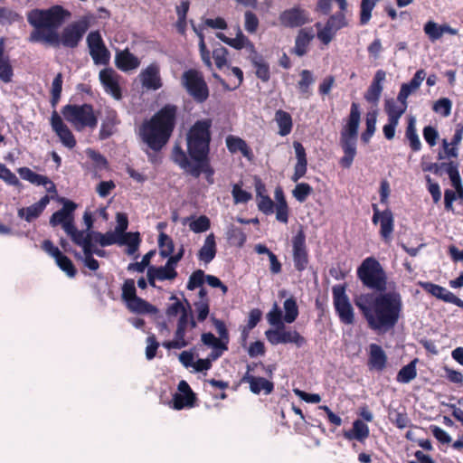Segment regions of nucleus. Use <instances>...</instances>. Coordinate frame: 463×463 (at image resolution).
Wrapping results in <instances>:
<instances>
[{
  "mask_svg": "<svg viewBox=\"0 0 463 463\" xmlns=\"http://www.w3.org/2000/svg\"><path fill=\"white\" fill-rule=\"evenodd\" d=\"M297 157V163L294 166V173L291 176V180L294 183H298L299 179L305 176L307 171V159L305 147L299 142H294L293 144Z\"/></svg>",
  "mask_w": 463,
  "mask_h": 463,
  "instance_id": "5701e85b",
  "label": "nucleus"
},
{
  "mask_svg": "<svg viewBox=\"0 0 463 463\" xmlns=\"http://www.w3.org/2000/svg\"><path fill=\"white\" fill-rule=\"evenodd\" d=\"M386 72L383 70H378L373 79V81L366 92L364 99L370 103H377L383 91V82L385 80Z\"/></svg>",
  "mask_w": 463,
  "mask_h": 463,
  "instance_id": "a878e982",
  "label": "nucleus"
},
{
  "mask_svg": "<svg viewBox=\"0 0 463 463\" xmlns=\"http://www.w3.org/2000/svg\"><path fill=\"white\" fill-rule=\"evenodd\" d=\"M172 158L176 165L192 176L198 178L201 174H204L206 181L210 184L214 183V169L211 165L209 156L202 161H194L195 164H192L183 148L179 146H175L172 152Z\"/></svg>",
  "mask_w": 463,
  "mask_h": 463,
  "instance_id": "0eeeda50",
  "label": "nucleus"
},
{
  "mask_svg": "<svg viewBox=\"0 0 463 463\" xmlns=\"http://www.w3.org/2000/svg\"><path fill=\"white\" fill-rule=\"evenodd\" d=\"M275 120L279 126V134L282 137L290 134L293 127L291 115L282 109H279L275 113Z\"/></svg>",
  "mask_w": 463,
  "mask_h": 463,
  "instance_id": "ea45409f",
  "label": "nucleus"
},
{
  "mask_svg": "<svg viewBox=\"0 0 463 463\" xmlns=\"http://www.w3.org/2000/svg\"><path fill=\"white\" fill-rule=\"evenodd\" d=\"M232 194L233 197L234 203H246L251 200L252 195L250 193L241 189L240 184H234L232 185Z\"/></svg>",
  "mask_w": 463,
  "mask_h": 463,
  "instance_id": "338daca9",
  "label": "nucleus"
},
{
  "mask_svg": "<svg viewBox=\"0 0 463 463\" xmlns=\"http://www.w3.org/2000/svg\"><path fill=\"white\" fill-rule=\"evenodd\" d=\"M51 125L52 130L59 137L61 142L66 147L71 149L76 146V139L71 129L64 124L62 118L57 113V111H53L51 118Z\"/></svg>",
  "mask_w": 463,
  "mask_h": 463,
  "instance_id": "a211bd4d",
  "label": "nucleus"
},
{
  "mask_svg": "<svg viewBox=\"0 0 463 463\" xmlns=\"http://www.w3.org/2000/svg\"><path fill=\"white\" fill-rule=\"evenodd\" d=\"M180 82L196 103L202 104L208 99L210 90L202 71L196 69H188L183 72Z\"/></svg>",
  "mask_w": 463,
  "mask_h": 463,
  "instance_id": "1a4fd4ad",
  "label": "nucleus"
},
{
  "mask_svg": "<svg viewBox=\"0 0 463 463\" xmlns=\"http://www.w3.org/2000/svg\"><path fill=\"white\" fill-rule=\"evenodd\" d=\"M388 357L381 345H369L367 366L371 371L383 372L387 366Z\"/></svg>",
  "mask_w": 463,
  "mask_h": 463,
  "instance_id": "aec40b11",
  "label": "nucleus"
},
{
  "mask_svg": "<svg viewBox=\"0 0 463 463\" xmlns=\"http://www.w3.org/2000/svg\"><path fill=\"white\" fill-rule=\"evenodd\" d=\"M217 245L215 236L210 233L206 236L204 242L201 249L198 250L197 258L204 264H209L216 256Z\"/></svg>",
  "mask_w": 463,
  "mask_h": 463,
  "instance_id": "c85d7f7f",
  "label": "nucleus"
},
{
  "mask_svg": "<svg viewBox=\"0 0 463 463\" xmlns=\"http://www.w3.org/2000/svg\"><path fill=\"white\" fill-rule=\"evenodd\" d=\"M127 307L133 313L143 315V314H155L157 312V308L146 300L136 297L131 301L126 304Z\"/></svg>",
  "mask_w": 463,
  "mask_h": 463,
  "instance_id": "4c0bfd02",
  "label": "nucleus"
},
{
  "mask_svg": "<svg viewBox=\"0 0 463 463\" xmlns=\"http://www.w3.org/2000/svg\"><path fill=\"white\" fill-rule=\"evenodd\" d=\"M205 277L206 275L202 269L194 271L189 277L186 288L188 290H194L195 288L202 287L205 281Z\"/></svg>",
  "mask_w": 463,
  "mask_h": 463,
  "instance_id": "774afa93",
  "label": "nucleus"
},
{
  "mask_svg": "<svg viewBox=\"0 0 463 463\" xmlns=\"http://www.w3.org/2000/svg\"><path fill=\"white\" fill-rule=\"evenodd\" d=\"M356 273L364 287L378 292L386 291L387 275L381 263L375 258H365L357 268Z\"/></svg>",
  "mask_w": 463,
  "mask_h": 463,
  "instance_id": "423d86ee",
  "label": "nucleus"
},
{
  "mask_svg": "<svg viewBox=\"0 0 463 463\" xmlns=\"http://www.w3.org/2000/svg\"><path fill=\"white\" fill-rule=\"evenodd\" d=\"M292 259L296 270L302 272L307 269L309 264V254L306 233L302 228L292 238Z\"/></svg>",
  "mask_w": 463,
  "mask_h": 463,
  "instance_id": "9b49d317",
  "label": "nucleus"
},
{
  "mask_svg": "<svg viewBox=\"0 0 463 463\" xmlns=\"http://www.w3.org/2000/svg\"><path fill=\"white\" fill-rule=\"evenodd\" d=\"M407 106L397 105L393 99H387L384 101V110L388 116V119L398 120L405 113Z\"/></svg>",
  "mask_w": 463,
  "mask_h": 463,
  "instance_id": "c03bdc74",
  "label": "nucleus"
},
{
  "mask_svg": "<svg viewBox=\"0 0 463 463\" xmlns=\"http://www.w3.org/2000/svg\"><path fill=\"white\" fill-rule=\"evenodd\" d=\"M120 78L121 76L112 68L102 69L99 73V79L104 90L117 100L122 99Z\"/></svg>",
  "mask_w": 463,
  "mask_h": 463,
  "instance_id": "4468645a",
  "label": "nucleus"
},
{
  "mask_svg": "<svg viewBox=\"0 0 463 463\" xmlns=\"http://www.w3.org/2000/svg\"><path fill=\"white\" fill-rule=\"evenodd\" d=\"M420 285L426 292L431 294L437 298L441 299L447 303L454 304L457 307L463 308V300L455 296L447 288L432 282H420Z\"/></svg>",
  "mask_w": 463,
  "mask_h": 463,
  "instance_id": "6ab92c4d",
  "label": "nucleus"
},
{
  "mask_svg": "<svg viewBox=\"0 0 463 463\" xmlns=\"http://www.w3.org/2000/svg\"><path fill=\"white\" fill-rule=\"evenodd\" d=\"M212 118L196 120L186 134L187 153L194 161H202L210 154Z\"/></svg>",
  "mask_w": 463,
  "mask_h": 463,
  "instance_id": "20e7f679",
  "label": "nucleus"
},
{
  "mask_svg": "<svg viewBox=\"0 0 463 463\" xmlns=\"http://www.w3.org/2000/svg\"><path fill=\"white\" fill-rule=\"evenodd\" d=\"M389 417L398 429H405L411 425V419L405 411H399L394 410L389 412Z\"/></svg>",
  "mask_w": 463,
  "mask_h": 463,
  "instance_id": "6e6d98bb",
  "label": "nucleus"
},
{
  "mask_svg": "<svg viewBox=\"0 0 463 463\" xmlns=\"http://www.w3.org/2000/svg\"><path fill=\"white\" fill-rule=\"evenodd\" d=\"M141 239L139 232H126L119 234L118 244L128 246L127 253L128 255H132L137 251Z\"/></svg>",
  "mask_w": 463,
  "mask_h": 463,
  "instance_id": "58836bf2",
  "label": "nucleus"
},
{
  "mask_svg": "<svg viewBox=\"0 0 463 463\" xmlns=\"http://www.w3.org/2000/svg\"><path fill=\"white\" fill-rule=\"evenodd\" d=\"M85 152L88 157L92 161L95 170L101 171L108 169L109 162L102 154L92 148H87Z\"/></svg>",
  "mask_w": 463,
  "mask_h": 463,
  "instance_id": "603ef678",
  "label": "nucleus"
},
{
  "mask_svg": "<svg viewBox=\"0 0 463 463\" xmlns=\"http://www.w3.org/2000/svg\"><path fill=\"white\" fill-rule=\"evenodd\" d=\"M186 328L176 326L175 332V339L172 341H165L162 345L166 349H181L188 345V342L184 339Z\"/></svg>",
  "mask_w": 463,
  "mask_h": 463,
  "instance_id": "37998d69",
  "label": "nucleus"
},
{
  "mask_svg": "<svg viewBox=\"0 0 463 463\" xmlns=\"http://www.w3.org/2000/svg\"><path fill=\"white\" fill-rule=\"evenodd\" d=\"M139 77L142 86L146 90H156L163 85L159 66L156 63L148 65L140 72Z\"/></svg>",
  "mask_w": 463,
  "mask_h": 463,
  "instance_id": "412c9836",
  "label": "nucleus"
},
{
  "mask_svg": "<svg viewBox=\"0 0 463 463\" xmlns=\"http://www.w3.org/2000/svg\"><path fill=\"white\" fill-rule=\"evenodd\" d=\"M243 383H249L250 390L254 394H260L261 392L264 394H270L274 391V383L263 377L255 376L251 373H245L241 379Z\"/></svg>",
  "mask_w": 463,
  "mask_h": 463,
  "instance_id": "4be33fe9",
  "label": "nucleus"
},
{
  "mask_svg": "<svg viewBox=\"0 0 463 463\" xmlns=\"http://www.w3.org/2000/svg\"><path fill=\"white\" fill-rule=\"evenodd\" d=\"M66 234L71 238L72 242L82 248L83 251L85 249L90 248L91 241H94L93 232L88 231H79L75 224L72 225L68 224L66 226Z\"/></svg>",
  "mask_w": 463,
  "mask_h": 463,
  "instance_id": "393cba45",
  "label": "nucleus"
},
{
  "mask_svg": "<svg viewBox=\"0 0 463 463\" xmlns=\"http://www.w3.org/2000/svg\"><path fill=\"white\" fill-rule=\"evenodd\" d=\"M315 82V78L312 71L309 70H303L300 72V80L298 82V89L299 92L306 98H308L311 94L310 86Z\"/></svg>",
  "mask_w": 463,
  "mask_h": 463,
  "instance_id": "49530a36",
  "label": "nucleus"
},
{
  "mask_svg": "<svg viewBox=\"0 0 463 463\" xmlns=\"http://www.w3.org/2000/svg\"><path fill=\"white\" fill-rule=\"evenodd\" d=\"M312 193L313 188L307 183H298L292 191L294 198L299 203L306 202Z\"/></svg>",
  "mask_w": 463,
  "mask_h": 463,
  "instance_id": "4d7b16f0",
  "label": "nucleus"
},
{
  "mask_svg": "<svg viewBox=\"0 0 463 463\" xmlns=\"http://www.w3.org/2000/svg\"><path fill=\"white\" fill-rule=\"evenodd\" d=\"M178 108L165 104L139 128L142 141L155 152L160 151L169 141L175 128Z\"/></svg>",
  "mask_w": 463,
  "mask_h": 463,
  "instance_id": "7ed1b4c3",
  "label": "nucleus"
},
{
  "mask_svg": "<svg viewBox=\"0 0 463 463\" xmlns=\"http://www.w3.org/2000/svg\"><path fill=\"white\" fill-rule=\"evenodd\" d=\"M370 435V430L366 423L362 420H355L353 422V427L349 430L344 431L345 439L348 440L356 439L364 443Z\"/></svg>",
  "mask_w": 463,
  "mask_h": 463,
  "instance_id": "2f4dec72",
  "label": "nucleus"
},
{
  "mask_svg": "<svg viewBox=\"0 0 463 463\" xmlns=\"http://www.w3.org/2000/svg\"><path fill=\"white\" fill-rule=\"evenodd\" d=\"M285 315L284 321L288 324L293 323L298 317V307L293 297L287 298L283 304Z\"/></svg>",
  "mask_w": 463,
  "mask_h": 463,
  "instance_id": "de8ad7c7",
  "label": "nucleus"
},
{
  "mask_svg": "<svg viewBox=\"0 0 463 463\" xmlns=\"http://www.w3.org/2000/svg\"><path fill=\"white\" fill-rule=\"evenodd\" d=\"M5 39L0 38V80L5 83L12 81L14 69L8 55H5Z\"/></svg>",
  "mask_w": 463,
  "mask_h": 463,
  "instance_id": "72a5a7b5",
  "label": "nucleus"
},
{
  "mask_svg": "<svg viewBox=\"0 0 463 463\" xmlns=\"http://www.w3.org/2000/svg\"><path fill=\"white\" fill-rule=\"evenodd\" d=\"M339 7V12H336L334 14H331L326 24L331 26V29L335 31H339L342 28L348 26V21L345 17V12L347 9V1L346 0H334Z\"/></svg>",
  "mask_w": 463,
  "mask_h": 463,
  "instance_id": "c756f323",
  "label": "nucleus"
},
{
  "mask_svg": "<svg viewBox=\"0 0 463 463\" xmlns=\"http://www.w3.org/2000/svg\"><path fill=\"white\" fill-rule=\"evenodd\" d=\"M63 205L61 209L53 213L50 218V224L52 227L61 225L64 232H66V226L68 224L72 225L74 223V211L77 208V204L68 199H61Z\"/></svg>",
  "mask_w": 463,
  "mask_h": 463,
  "instance_id": "f3484780",
  "label": "nucleus"
},
{
  "mask_svg": "<svg viewBox=\"0 0 463 463\" xmlns=\"http://www.w3.org/2000/svg\"><path fill=\"white\" fill-rule=\"evenodd\" d=\"M158 247L159 253L163 258L170 256L175 250L173 239L165 232H161L158 236Z\"/></svg>",
  "mask_w": 463,
  "mask_h": 463,
  "instance_id": "8fccbe9b",
  "label": "nucleus"
},
{
  "mask_svg": "<svg viewBox=\"0 0 463 463\" xmlns=\"http://www.w3.org/2000/svg\"><path fill=\"white\" fill-rule=\"evenodd\" d=\"M202 342L208 346L213 348V351L211 353L210 356L212 359L215 360L220 357L223 351L228 349L226 343L217 338L213 333H203L202 335Z\"/></svg>",
  "mask_w": 463,
  "mask_h": 463,
  "instance_id": "f704fd0d",
  "label": "nucleus"
},
{
  "mask_svg": "<svg viewBox=\"0 0 463 463\" xmlns=\"http://www.w3.org/2000/svg\"><path fill=\"white\" fill-rule=\"evenodd\" d=\"M279 20L284 27L297 28L309 23V14L300 6H294L281 12Z\"/></svg>",
  "mask_w": 463,
  "mask_h": 463,
  "instance_id": "2eb2a0df",
  "label": "nucleus"
},
{
  "mask_svg": "<svg viewBox=\"0 0 463 463\" xmlns=\"http://www.w3.org/2000/svg\"><path fill=\"white\" fill-rule=\"evenodd\" d=\"M458 201L463 205V186L455 190L446 189L444 191V209L448 213L457 215L454 202Z\"/></svg>",
  "mask_w": 463,
  "mask_h": 463,
  "instance_id": "e433bc0d",
  "label": "nucleus"
},
{
  "mask_svg": "<svg viewBox=\"0 0 463 463\" xmlns=\"http://www.w3.org/2000/svg\"><path fill=\"white\" fill-rule=\"evenodd\" d=\"M122 299L127 303L131 301L137 296L135 280L133 279H127L122 285Z\"/></svg>",
  "mask_w": 463,
  "mask_h": 463,
  "instance_id": "69168bd1",
  "label": "nucleus"
},
{
  "mask_svg": "<svg viewBox=\"0 0 463 463\" xmlns=\"http://www.w3.org/2000/svg\"><path fill=\"white\" fill-rule=\"evenodd\" d=\"M267 319L269 325L273 326H285L284 324V317L282 316V311L279 307L277 303H274L271 310L267 314Z\"/></svg>",
  "mask_w": 463,
  "mask_h": 463,
  "instance_id": "0e129e2a",
  "label": "nucleus"
},
{
  "mask_svg": "<svg viewBox=\"0 0 463 463\" xmlns=\"http://www.w3.org/2000/svg\"><path fill=\"white\" fill-rule=\"evenodd\" d=\"M373 215L372 222L373 224L380 223V236L387 243L392 241V235L394 230V217L391 209L387 208L380 211L376 203L372 204Z\"/></svg>",
  "mask_w": 463,
  "mask_h": 463,
  "instance_id": "ddd939ff",
  "label": "nucleus"
},
{
  "mask_svg": "<svg viewBox=\"0 0 463 463\" xmlns=\"http://www.w3.org/2000/svg\"><path fill=\"white\" fill-rule=\"evenodd\" d=\"M452 102L449 98H440L436 100L432 106L434 112L440 114L442 117H449L451 113Z\"/></svg>",
  "mask_w": 463,
  "mask_h": 463,
  "instance_id": "052dcab7",
  "label": "nucleus"
},
{
  "mask_svg": "<svg viewBox=\"0 0 463 463\" xmlns=\"http://www.w3.org/2000/svg\"><path fill=\"white\" fill-rule=\"evenodd\" d=\"M361 119L359 104L353 102L346 124L340 132V146L344 156L340 158L339 164L343 168H350L356 156V140Z\"/></svg>",
  "mask_w": 463,
  "mask_h": 463,
  "instance_id": "39448f33",
  "label": "nucleus"
},
{
  "mask_svg": "<svg viewBox=\"0 0 463 463\" xmlns=\"http://www.w3.org/2000/svg\"><path fill=\"white\" fill-rule=\"evenodd\" d=\"M23 16L17 12L7 8L0 6V24H12L16 22H22Z\"/></svg>",
  "mask_w": 463,
  "mask_h": 463,
  "instance_id": "5fc2aeb1",
  "label": "nucleus"
},
{
  "mask_svg": "<svg viewBox=\"0 0 463 463\" xmlns=\"http://www.w3.org/2000/svg\"><path fill=\"white\" fill-rule=\"evenodd\" d=\"M154 272L156 273V277L158 280H173L175 279L178 273L175 268H170L167 265L161 267H154Z\"/></svg>",
  "mask_w": 463,
  "mask_h": 463,
  "instance_id": "680f3d73",
  "label": "nucleus"
},
{
  "mask_svg": "<svg viewBox=\"0 0 463 463\" xmlns=\"http://www.w3.org/2000/svg\"><path fill=\"white\" fill-rule=\"evenodd\" d=\"M115 65L121 71H129L138 68L140 61L127 48L116 52Z\"/></svg>",
  "mask_w": 463,
  "mask_h": 463,
  "instance_id": "b1692460",
  "label": "nucleus"
},
{
  "mask_svg": "<svg viewBox=\"0 0 463 463\" xmlns=\"http://www.w3.org/2000/svg\"><path fill=\"white\" fill-rule=\"evenodd\" d=\"M87 44L93 62L96 65H108L110 61V52L99 31H92L87 36Z\"/></svg>",
  "mask_w": 463,
  "mask_h": 463,
  "instance_id": "f8f14e48",
  "label": "nucleus"
},
{
  "mask_svg": "<svg viewBox=\"0 0 463 463\" xmlns=\"http://www.w3.org/2000/svg\"><path fill=\"white\" fill-rule=\"evenodd\" d=\"M333 302L339 320L345 325H353L355 321L354 311L345 293V285H336L332 288Z\"/></svg>",
  "mask_w": 463,
  "mask_h": 463,
  "instance_id": "9d476101",
  "label": "nucleus"
},
{
  "mask_svg": "<svg viewBox=\"0 0 463 463\" xmlns=\"http://www.w3.org/2000/svg\"><path fill=\"white\" fill-rule=\"evenodd\" d=\"M57 266L66 273L70 278H74L77 274V269L70 258L61 253L55 259Z\"/></svg>",
  "mask_w": 463,
  "mask_h": 463,
  "instance_id": "864d4df0",
  "label": "nucleus"
},
{
  "mask_svg": "<svg viewBox=\"0 0 463 463\" xmlns=\"http://www.w3.org/2000/svg\"><path fill=\"white\" fill-rule=\"evenodd\" d=\"M405 137L409 142V146L413 152H418L421 149V142L420 140L417 129L415 127V118L411 117L405 130Z\"/></svg>",
  "mask_w": 463,
  "mask_h": 463,
  "instance_id": "a19ab883",
  "label": "nucleus"
},
{
  "mask_svg": "<svg viewBox=\"0 0 463 463\" xmlns=\"http://www.w3.org/2000/svg\"><path fill=\"white\" fill-rule=\"evenodd\" d=\"M283 344H295L297 346L301 347L306 344V339L296 330L283 329Z\"/></svg>",
  "mask_w": 463,
  "mask_h": 463,
  "instance_id": "e2e57ef3",
  "label": "nucleus"
},
{
  "mask_svg": "<svg viewBox=\"0 0 463 463\" xmlns=\"http://www.w3.org/2000/svg\"><path fill=\"white\" fill-rule=\"evenodd\" d=\"M216 36L222 42L236 50H241L247 43H250L249 39L241 33V31H239L235 38H230L223 33H217Z\"/></svg>",
  "mask_w": 463,
  "mask_h": 463,
  "instance_id": "a18cd8bd",
  "label": "nucleus"
},
{
  "mask_svg": "<svg viewBox=\"0 0 463 463\" xmlns=\"http://www.w3.org/2000/svg\"><path fill=\"white\" fill-rule=\"evenodd\" d=\"M370 329L384 334L392 330L398 324L403 303L397 291L363 294L354 299Z\"/></svg>",
  "mask_w": 463,
  "mask_h": 463,
  "instance_id": "f03ea898",
  "label": "nucleus"
},
{
  "mask_svg": "<svg viewBox=\"0 0 463 463\" xmlns=\"http://www.w3.org/2000/svg\"><path fill=\"white\" fill-rule=\"evenodd\" d=\"M423 30L432 43L440 39L443 33H445L452 35H455L457 33L456 29H453L447 24L439 25L437 23L433 21L427 22L424 24Z\"/></svg>",
  "mask_w": 463,
  "mask_h": 463,
  "instance_id": "473e14b6",
  "label": "nucleus"
},
{
  "mask_svg": "<svg viewBox=\"0 0 463 463\" xmlns=\"http://www.w3.org/2000/svg\"><path fill=\"white\" fill-rule=\"evenodd\" d=\"M62 82L63 77L61 72H59L52 80V89H51V105L52 108H55L60 99L62 90Z\"/></svg>",
  "mask_w": 463,
  "mask_h": 463,
  "instance_id": "3c124183",
  "label": "nucleus"
},
{
  "mask_svg": "<svg viewBox=\"0 0 463 463\" xmlns=\"http://www.w3.org/2000/svg\"><path fill=\"white\" fill-rule=\"evenodd\" d=\"M231 71L237 79V80L233 81L231 86L225 80H222L217 74H214V77L219 80L221 85L225 90H235L243 82V71L239 67H232Z\"/></svg>",
  "mask_w": 463,
  "mask_h": 463,
  "instance_id": "13d9d810",
  "label": "nucleus"
},
{
  "mask_svg": "<svg viewBox=\"0 0 463 463\" xmlns=\"http://www.w3.org/2000/svg\"><path fill=\"white\" fill-rule=\"evenodd\" d=\"M93 239L96 243H99L102 247L110 246L113 244H118L119 235L115 232H107L101 233L99 232H93Z\"/></svg>",
  "mask_w": 463,
  "mask_h": 463,
  "instance_id": "09e8293b",
  "label": "nucleus"
},
{
  "mask_svg": "<svg viewBox=\"0 0 463 463\" xmlns=\"http://www.w3.org/2000/svg\"><path fill=\"white\" fill-rule=\"evenodd\" d=\"M250 61L255 68L256 76L263 82L269 81L270 79V70L269 63L264 58L255 52L254 55L250 56Z\"/></svg>",
  "mask_w": 463,
  "mask_h": 463,
  "instance_id": "c9c22d12",
  "label": "nucleus"
},
{
  "mask_svg": "<svg viewBox=\"0 0 463 463\" xmlns=\"http://www.w3.org/2000/svg\"><path fill=\"white\" fill-rule=\"evenodd\" d=\"M314 37L315 35L311 28H301L296 36L292 53H295L298 57L307 54L308 46Z\"/></svg>",
  "mask_w": 463,
  "mask_h": 463,
  "instance_id": "cd10ccee",
  "label": "nucleus"
},
{
  "mask_svg": "<svg viewBox=\"0 0 463 463\" xmlns=\"http://www.w3.org/2000/svg\"><path fill=\"white\" fill-rule=\"evenodd\" d=\"M418 362V359L415 358L411 362H410L408 364L402 366L401 370L398 372L396 380L397 382L401 383H409L417 376V369H416V364Z\"/></svg>",
  "mask_w": 463,
  "mask_h": 463,
  "instance_id": "79ce46f5",
  "label": "nucleus"
},
{
  "mask_svg": "<svg viewBox=\"0 0 463 463\" xmlns=\"http://www.w3.org/2000/svg\"><path fill=\"white\" fill-rule=\"evenodd\" d=\"M225 142H226L227 149L232 154L241 152V155L244 157H246L247 159L252 158V156H253L252 150L249 146L247 142L245 140H243L242 138L233 136V135H229L226 137Z\"/></svg>",
  "mask_w": 463,
  "mask_h": 463,
  "instance_id": "7c9ffc66",
  "label": "nucleus"
},
{
  "mask_svg": "<svg viewBox=\"0 0 463 463\" xmlns=\"http://www.w3.org/2000/svg\"><path fill=\"white\" fill-rule=\"evenodd\" d=\"M71 16V13L59 5L48 9L31 10L27 14V21L33 30L30 33L29 41L44 43L53 47H58L60 44L70 49L78 47L90 26V17L84 15L70 24L60 35L57 29Z\"/></svg>",
  "mask_w": 463,
  "mask_h": 463,
  "instance_id": "f257e3e1",
  "label": "nucleus"
},
{
  "mask_svg": "<svg viewBox=\"0 0 463 463\" xmlns=\"http://www.w3.org/2000/svg\"><path fill=\"white\" fill-rule=\"evenodd\" d=\"M61 113L64 118L78 130L85 128L93 129L98 125V118L91 104H67L62 108Z\"/></svg>",
  "mask_w": 463,
  "mask_h": 463,
  "instance_id": "6e6552de",
  "label": "nucleus"
},
{
  "mask_svg": "<svg viewBox=\"0 0 463 463\" xmlns=\"http://www.w3.org/2000/svg\"><path fill=\"white\" fill-rule=\"evenodd\" d=\"M227 239L233 244L241 247L247 237L241 228L232 225L227 231Z\"/></svg>",
  "mask_w": 463,
  "mask_h": 463,
  "instance_id": "bf43d9fd",
  "label": "nucleus"
},
{
  "mask_svg": "<svg viewBox=\"0 0 463 463\" xmlns=\"http://www.w3.org/2000/svg\"><path fill=\"white\" fill-rule=\"evenodd\" d=\"M177 390L178 392L173 395L172 408L177 411L184 408H193L196 402V396L188 383L184 380L180 381Z\"/></svg>",
  "mask_w": 463,
  "mask_h": 463,
  "instance_id": "dca6fc26",
  "label": "nucleus"
},
{
  "mask_svg": "<svg viewBox=\"0 0 463 463\" xmlns=\"http://www.w3.org/2000/svg\"><path fill=\"white\" fill-rule=\"evenodd\" d=\"M276 200V220L279 222L287 224L288 222L290 210L283 189L278 186L274 192Z\"/></svg>",
  "mask_w": 463,
  "mask_h": 463,
  "instance_id": "bb28decb",
  "label": "nucleus"
}]
</instances>
